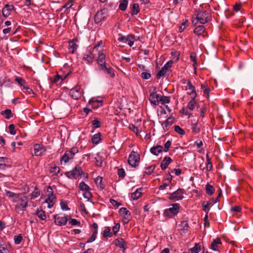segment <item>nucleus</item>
Returning <instances> with one entry per match:
<instances>
[{
	"label": "nucleus",
	"mask_w": 253,
	"mask_h": 253,
	"mask_svg": "<svg viewBox=\"0 0 253 253\" xmlns=\"http://www.w3.org/2000/svg\"><path fill=\"white\" fill-rule=\"evenodd\" d=\"M211 14L206 10H202L197 12L196 19L192 20V23L196 25L199 21L200 23L204 24L211 20Z\"/></svg>",
	"instance_id": "nucleus-1"
},
{
	"label": "nucleus",
	"mask_w": 253,
	"mask_h": 253,
	"mask_svg": "<svg viewBox=\"0 0 253 253\" xmlns=\"http://www.w3.org/2000/svg\"><path fill=\"white\" fill-rule=\"evenodd\" d=\"M29 200L27 196L21 194L18 198V202L15 206V211L18 213H23L28 206Z\"/></svg>",
	"instance_id": "nucleus-2"
},
{
	"label": "nucleus",
	"mask_w": 253,
	"mask_h": 253,
	"mask_svg": "<svg viewBox=\"0 0 253 253\" xmlns=\"http://www.w3.org/2000/svg\"><path fill=\"white\" fill-rule=\"evenodd\" d=\"M79 152L78 148L76 147L72 148L69 150L65 151L63 155L61 157L60 162H63L65 164L67 163L69 161L73 159L76 154Z\"/></svg>",
	"instance_id": "nucleus-3"
},
{
	"label": "nucleus",
	"mask_w": 253,
	"mask_h": 253,
	"mask_svg": "<svg viewBox=\"0 0 253 253\" xmlns=\"http://www.w3.org/2000/svg\"><path fill=\"white\" fill-rule=\"evenodd\" d=\"M170 207L166 209L164 212V215L165 217L170 218L172 216L176 215L179 212L180 206L178 204H172Z\"/></svg>",
	"instance_id": "nucleus-4"
},
{
	"label": "nucleus",
	"mask_w": 253,
	"mask_h": 253,
	"mask_svg": "<svg viewBox=\"0 0 253 253\" xmlns=\"http://www.w3.org/2000/svg\"><path fill=\"white\" fill-rule=\"evenodd\" d=\"M184 192L183 189L178 188L177 190L172 193H168V199L172 202L181 200L184 198L183 194H184Z\"/></svg>",
	"instance_id": "nucleus-5"
},
{
	"label": "nucleus",
	"mask_w": 253,
	"mask_h": 253,
	"mask_svg": "<svg viewBox=\"0 0 253 253\" xmlns=\"http://www.w3.org/2000/svg\"><path fill=\"white\" fill-rule=\"evenodd\" d=\"M84 174V172L82 170L81 167L79 166H76L75 168L71 171L66 172L65 174L69 178H77L80 176Z\"/></svg>",
	"instance_id": "nucleus-6"
},
{
	"label": "nucleus",
	"mask_w": 253,
	"mask_h": 253,
	"mask_svg": "<svg viewBox=\"0 0 253 253\" xmlns=\"http://www.w3.org/2000/svg\"><path fill=\"white\" fill-rule=\"evenodd\" d=\"M140 161V156L137 153L132 151L129 155L128 163L132 167L135 168L138 166Z\"/></svg>",
	"instance_id": "nucleus-7"
},
{
	"label": "nucleus",
	"mask_w": 253,
	"mask_h": 253,
	"mask_svg": "<svg viewBox=\"0 0 253 253\" xmlns=\"http://www.w3.org/2000/svg\"><path fill=\"white\" fill-rule=\"evenodd\" d=\"M108 16V10L106 8H103L96 13L94 16V21L96 23H99L102 20H105Z\"/></svg>",
	"instance_id": "nucleus-8"
},
{
	"label": "nucleus",
	"mask_w": 253,
	"mask_h": 253,
	"mask_svg": "<svg viewBox=\"0 0 253 253\" xmlns=\"http://www.w3.org/2000/svg\"><path fill=\"white\" fill-rule=\"evenodd\" d=\"M83 89L81 88V87L79 85H76L70 90L69 94L72 98L77 100L83 95Z\"/></svg>",
	"instance_id": "nucleus-9"
},
{
	"label": "nucleus",
	"mask_w": 253,
	"mask_h": 253,
	"mask_svg": "<svg viewBox=\"0 0 253 253\" xmlns=\"http://www.w3.org/2000/svg\"><path fill=\"white\" fill-rule=\"evenodd\" d=\"M47 191L48 194L47 198L45 200V202L48 204L47 208L50 209L54 204L55 196L53 194L52 189L50 186L48 187Z\"/></svg>",
	"instance_id": "nucleus-10"
},
{
	"label": "nucleus",
	"mask_w": 253,
	"mask_h": 253,
	"mask_svg": "<svg viewBox=\"0 0 253 253\" xmlns=\"http://www.w3.org/2000/svg\"><path fill=\"white\" fill-rule=\"evenodd\" d=\"M54 223L58 226L65 225L67 222V216L62 213H59L54 215Z\"/></svg>",
	"instance_id": "nucleus-11"
},
{
	"label": "nucleus",
	"mask_w": 253,
	"mask_h": 253,
	"mask_svg": "<svg viewBox=\"0 0 253 253\" xmlns=\"http://www.w3.org/2000/svg\"><path fill=\"white\" fill-rule=\"evenodd\" d=\"M173 63V60H170L165 64L162 68L161 70L157 73V78L160 79L161 77L164 76L166 73L168 71V70L172 66Z\"/></svg>",
	"instance_id": "nucleus-12"
},
{
	"label": "nucleus",
	"mask_w": 253,
	"mask_h": 253,
	"mask_svg": "<svg viewBox=\"0 0 253 253\" xmlns=\"http://www.w3.org/2000/svg\"><path fill=\"white\" fill-rule=\"evenodd\" d=\"M185 90L187 91V94L189 95L191 98H196L197 94L196 91V88L194 86L190 80H188L187 83V86L185 87Z\"/></svg>",
	"instance_id": "nucleus-13"
},
{
	"label": "nucleus",
	"mask_w": 253,
	"mask_h": 253,
	"mask_svg": "<svg viewBox=\"0 0 253 253\" xmlns=\"http://www.w3.org/2000/svg\"><path fill=\"white\" fill-rule=\"evenodd\" d=\"M34 154L36 156H42L44 155L46 149L44 147L40 144H36L34 145Z\"/></svg>",
	"instance_id": "nucleus-14"
},
{
	"label": "nucleus",
	"mask_w": 253,
	"mask_h": 253,
	"mask_svg": "<svg viewBox=\"0 0 253 253\" xmlns=\"http://www.w3.org/2000/svg\"><path fill=\"white\" fill-rule=\"evenodd\" d=\"M161 95L157 94L156 91L154 90L150 94L149 100L151 104L154 105H158L160 102V98Z\"/></svg>",
	"instance_id": "nucleus-15"
},
{
	"label": "nucleus",
	"mask_w": 253,
	"mask_h": 253,
	"mask_svg": "<svg viewBox=\"0 0 253 253\" xmlns=\"http://www.w3.org/2000/svg\"><path fill=\"white\" fill-rule=\"evenodd\" d=\"M88 104L92 108L96 109L103 105V101L102 100H98L97 98L93 97L89 100Z\"/></svg>",
	"instance_id": "nucleus-16"
},
{
	"label": "nucleus",
	"mask_w": 253,
	"mask_h": 253,
	"mask_svg": "<svg viewBox=\"0 0 253 253\" xmlns=\"http://www.w3.org/2000/svg\"><path fill=\"white\" fill-rule=\"evenodd\" d=\"M78 42V40L77 38H75L72 40H70L68 42L69 43V49L70 50V52L73 54L75 52L76 50H77L79 46L77 44Z\"/></svg>",
	"instance_id": "nucleus-17"
},
{
	"label": "nucleus",
	"mask_w": 253,
	"mask_h": 253,
	"mask_svg": "<svg viewBox=\"0 0 253 253\" xmlns=\"http://www.w3.org/2000/svg\"><path fill=\"white\" fill-rule=\"evenodd\" d=\"M94 56L90 51L88 50L84 54L83 60H84L87 64H91L94 61Z\"/></svg>",
	"instance_id": "nucleus-18"
},
{
	"label": "nucleus",
	"mask_w": 253,
	"mask_h": 253,
	"mask_svg": "<svg viewBox=\"0 0 253 253\" xmlns=\"http://www.w3.org/2000/svg\"><path fill=\"white\" fill-rule=\"evenodd\" d=\"M119 213L124 219L126 220V222L129 221L130 215V212L126 208H122L119 210Z\"/></svg>",
	"instance_id": "nucleus-19"
},
{
	"label": "nucleus",
	"mask_w": 253,
	"mask_h": 253,
	"mask_svg": "<svg viewBox=\"0 0 253 253\" xmlns=\"http://www.w3.org/2000/svg\"><path fill=\"white\" fill-rule=\"evenodd\" d=\"M14 10V6L13 5L6 4L2 9V13L3 16L7 17L11 13L12 10Z\"/></svg>",
	"instance_id": "nucleus-20"
},
{
	"label": "nucleus",
	"mask_w": 253,
	"mask_h": 253,
	"mask_svg": "<svg viewBox=\"0 0 253 253\" xmlns=\"http://www.w3.org/2000/svg\"><path fill=\"white\" fill-rule=\"evenodd\" d=\"M5 196L9 198H12V201L13 202H18V198L19 196L21 195V194L19 193H15L14 192H12L8 190H5Z\"/></svg>",
	"instance_id": "nucleus-21"
},
{
	"label": "nucleus",
	"mask_w": 253,
	"mask_h": 253,
	"mask_svg": "<svg viewBox=\"0 0 253 253\" xmlns=\"http://www.w3.org/2000/svg\"><path fill=\"white\" fill-rule=\"evenodd\" d=\"M99 69L103 71L108 74L111 77L113 78L115 76L113 69L111 67H107L106 64H102Z\"/></svg>",
	"instance_id": "nucleus-22"
},
{
	"label": "nucleus",
	"mask_w": 253,
	"mask_h": 253,
	"mask_svg": "<svg viewBox=\"0 0 253 253\" xmlns=\"http://www.w3.org/2000/svg\"><path fill=\"white\" fill-rule=\"evenodd\" d=\"M150 151L153 155L158 156L163 151V147L161 145H157L151 148Z\"/></svg>",
	"instance_id": "nucleus-23"
},
{
	"label": "nucleus",
	"mask_w": 253,
	"mask_h": 253,
	"mask_svg": "<svg viewBox=\"0 0 253 253\" xmlns=\"http://www.w3.org/2000/svg\"><path fill=\"white\" fill-rule=\"evenodd\" d=\"M172 162L171 159L169 157H165L161 163V168L162 170L166 169Z\"/></svg>",
	"instance_id": "nucleus-24"
},
{
	"label": "nucleus",
	"mask_w": 253,
	"mask_h": 253,
	"mask_svg": "<svg viewBox=\"0 0 253 253\" xmlns=\"http://www.w3.org/2000/svg\"><path fill=\"white\" fill-rule=\"evenodd\" d=\"M222 243L219 238L214 239L211 243V249L214 251H218L219 245Z\"/></svg>",
	"instance_id": "nucleus-25"
},
{
	"label": "nucleus",
	"mask_w": 253,
	"mask_h": 253,
	"mask_svg": "<svg viewBox=\"0 0 253 253\" xmlns=\"http://www.w3.org/2000/svg\"><path fill=\"white\" fill-rule=\"evenodd\" d=\"M106 55L102 52H99L98 56L97 59V63L99 65V68L102 64H106L105 62Z\"/></svg>",
	"instance_id": "nucleus-26"
},
{
	"label": "nucleus",
	"mask_w": 253,
	"mask_h": 253,
	"mask_svg": "<svg viewBox=\"0 0 253 253\" xmlns=\"http://www.w3.org/2000/svg\"><path fill=\"white\" fill-rule=\"evenodd\" d=\"M9 161L6 157H0V169H4L8 167Z\"/></svg>",
	"instance_id": "nucleus-27"
},
{
	"label": "nucleus",
	"mask_w": 253,
	"mask_h": 253,
	"mask_svg": "<svg viewBox=\"0 0 253 253\" xmlns=\"http://www.w3.org/2000/svg\"><path fill=\"white\" fill-rule=\"evenodd\" d=\"M36 214L42 220H45L46 218L45 211L41 209H37L36 210Z\"/></svg>",
	"instance_id": "nucleus-28"
},
{
	"label": "nucleus",
	"mask_w": 253,
	"mask_h": 253,
	"mask_svg": "<svg viewBox=\"0 0 253 253\" xmlns=\"http://www.w3.org/2000/svg\"><path fill=\"white\" fill-rule=\"evenodd\" d=\"M142 188L137 189L135 192H133L131 194V198L134 200H136L138 199L142 195V193L141 192Z\"/></svg>",
	"instance_id": "nucleus-29"
},
{
	"label": "nucleus",
	"mask_w": 253,
	"mask_h": 253,
	"mask_svg": "<svg viewBox=\"0 0 253 253\" xmlns=\"http://www.w3.org/2000/svg\"><path fill=\"white\" fill-rule=\"evenodd\" d=\"M197 106L198 103L195 100V98H191V100L188 103L187 107L190 110L192 111Z\"/></svg>",
	"instance_id": "nucleus-30"
},
{
	"label": "nucleus",
	"mask_w": 253,
	"mask_h": 253,
	"mask_svg": "<svg viewBox=\"0 0 253 253\" xmlns=\"http://www.w3.org/2000/svg\"><path fill=\"white\" fill-rule=\"evenodd\" d=\"M192 132L194 134H197L200 131V126L199 124L196 122L191 124Z\"/></svg>",
	"instance_id": "nucleus-31"
},
{
	"label": "nucleus",
	"mask_w": 253,
	"mask_h": 253,
	"mask_svg": "<svg viewBox=\"0 0 253 253\" xmlns=\"http://www.w3.org/2000/svg\"><path fill=\"white\" fill-rule=\"evenodd\" d=\"M114 243L116 246H118L120 248L123 249L124 250H126V248H125L124 246L125 242L123 239L118 238L115 240Z\"/></svg>",
	"instance_id": "nucleus-32"
},
{
	"label": "nucleus",
	"mask_w": 253,
	"mask_h": 253,
	"mask_svg": "<svg viewBox=\"0 0 253 253\" xmlns=\"http://www.w3.org/2000/svg\"><path fill=\"white\" fill-rule=\"evenodd\" d=\"M206 169L208 171H210L211 170L212 168V165L211 162V158L209 157L208 154L206 155Z\"/></svg>",
	"instance_id": "nucleus-33"
},
{
	"label": "nucleus",
	"mask_w": 253,
	"mask_h": 253,
	"mask_svg": "<svg viewBox=\"0 0 253 253\" xmlns=\"http://www.w3.org/2000/svg\"><path fill=\"white\" fill-rule=\"evenodd\" d=\"M126 40L129 46L131 47L133 44L134 42L136 40V37L134 35L130 34L127 36Z\"/></svg>",
	"instance_id": "nucleus-34"
},
{
	"label": "nucleus",
	"mask_w": 253,
	"mask_h": 253,
	"mask_svg": "<svg viewBox=\"0 0 253 253\" xmlns=\"http://www.w3.org/2000/svg\"><path fill=\"white\" fill-rule=\"evenodd\" d=\"M92 142L94 144H97L101 140V134L97 133L93 135L91 138Z\"/></svg>",
	"instance_id": "nucleus-35"
},
{
	"label": "nucleus",
	"mask_w": 253,
	"mask_h": 253,
	"mask_svg": "<svg viewBox=\"0 0 253 253\" xmlns=\"http://www.w3.org/2000/svg\"><path fill=\"white\" fill-rule=\"evenodd\" d=\"M200 250L201 246L199 243H196L194 247L189 250V252L190 253H199Z\"/></svg>",
	"instance_id": "nucleus-36"
},
{
	"label": "nucleus",
	"mask_w": 253,
	"mask_h": 253,
	"mask_svg": "<svg viewBox=\"0 0 253 253\" xmlns=\"http://www.w3.org/2000/svg\"><path fill=\"white\" fill-rule=\"evenodd\" d=\"M1 115H5V118L6 119H9L12 116V112L10 109H6L4 111H2L0 112Z\"/></svg>",
	"instance_id": "nucleus-37"
},
{
	"label": "nucleus",
	"mask_w": 253,
	"mask_h": 253,
	"mask_svg": "<svg viewBox=\"0 0 253 253\" xmlns=\"http://www.w3.org/2000/svg\"><path fill=\"white\" fill-rule=\"evenodd\" d=\"M174 123V118L172 117H169L167 119L163 124L164 127L167 128L170 126Z\"/></svg>",
	"instance_id": "nucleus-38"
},
{
	"label": "nucleus",
	"mask_w": 253,
	"mask_h": 253,
	"mask_svg": "<svg viewBox=\"0 0 253 253\" xmlns=\"http://www.w3.org/2000/svg\"><path fill=\"white\" fill-rule=\"evenodd\" d=\"M206 190L207 194L209 195H212L214 192V189L213 187L209 184H207L206 185Z\"/></svg>",
	"instance_id": "nucleus-39"
},
{
	"label": "nucleus",
	"mask_w": 253,
	"mask_h": 253,
	"mask_svg": "<svg viewBox=\"0 0 253 253\" xmlns=\"http://www.w3.org/2000/svg\"><path fill=\"white\" fill-rule=\"evenodd\" d=\"M140 11L139 6L138 3H135L132 5L131 15H136Z\"/></svg>",
	"instance_id": "nucleus-40"
},
{
	"label": "nucleus",
	"mask_w": 253,
	"mask_h": 253,
	"mask_svg": "<svg viewBox=\"0 0 253 253\" xmlns=\"http://www.w3.org/2000/svg\"><path fill=\"white\" fill-rule=\"evenodd\" d=\"M128 3V0H123L120 3L119 9L122 11H125L127 8Z\"/></svg>",
	"instance_id": "nucleus-41"
},
{
	"label": "nucleus",
	"mask_w": 253,
	"mask_h": 253,
	"mask_svg": "<svg viewBox=\"0 0 253 253\" xmlns=\"http://www.w3.org/2000/svg\"><path fill=\"white\" fill-rule=\"evenodd\" d=\"M96 160V164L98 167H101L104 159L99 154H97L96 157L95 158Z\"/></svg>",
	"instance_id": "nucleus-42"
},
{
	"label": "nucleus",
	"mask_w": 253,
	"mask_h": 253,
	"mask_svg": "<svg viewBox=\"0 0 253 253\" xmlns=\"http://www.w3.org/2000/svg\"><path fill=\"white\" fill-rule=\"evenodd\" d=\"M103 236L104 238H106L108 237H111L112 236V234L111 233V230L110 227H106L105 230L103 232Z\"/></svg>",
	"instance_id": "nucleus-43"
},
{
	"label": "nucleus",
	"mask_w": 253,
	"mask_h": 253,
	"mask_svg": "<svg viewBox=\"0 0 253 253\" xmlns=\"http://www.w3.org/2000/svg\"><path fill=\"white\" fill-rule=\"evenodd\" d=\"M156 166L152 165L146 169L144 173L147 175H151L153 172Z\"/></svg>",
	"instance_id": "nucleus-44"
},
{
	"label": "nucleus",
	"mask_w": 253,
	"mask_h": 253,
	"mask_svg": "<svg viewBox=\"0 0 253 253\" xmlns=\"http://www.w3.org/2000/svg\"><path fill=\"white\" fill-rule=\"evenodd\" d=\"M79 188L81 190L83 191L90 190V187L84 181H82L80 183Z\"/></svg>",
	"instance_id": "nucleus-45"
},
{
	"label": "nucleus",
	"mask_w": 253,
	"mask_h": 253,
	"mask_svg": "<svg viewBox=\"0 0 253 253\" xmlns=\"http://www.w3.org/2000/svg\"><path fill=\"white\" fill-rule=\"evenodd\" d=\"M160 102H161L162 104L166 103H169L170 102V97L169 96H162L161 95Z\"/></svg>",
	"instance_id": "nucleus-46"
},
{
	"label": "nucleus",
	"mask_w": 253,
	"mask_h": 253,
	"mask_svg": "<svg viewBox=\"0 0 253 253\" xmlns=\"http://www.w3.org/2000/svg\"><path fill=\"white\" fill-rule=\"evenodd\" d=\"M95 183L98 187H99L101 189L104 188V186L102 185V178L100 176H97L95 179Z\"/></svg>",
	"instance_id": "nucleus-47"
},
{
	"label": "nucleus",
	"mask_w": 253,
	"mask_h": 253,
	"mask_svg": "<svg viewBox=\"0 0 253 253\" xmlns=\"http://www.w3.org/2000/svg\"><path fill=\"white\" fill-rule=\"evenodd\" d=\"M22 240L23 236L21 234H20L14 237V243L16 245L19 244L22 242Z\"/></svg>",
	"instance_id": "nucleus-48"
},
{
	"label": "nucleus",
	"mask_w": 253,
	"mask_h": 253,
	"mask_svg": "<svg viewBox=\"0 0 253 253\" xmlns=\"http://www.w3.org/2000/svg\"><path fill=\"white\" fill-rule=\"evenodd\" d=\"M40 195V191L37 187L35 188L34 191L31 194V199H35Z\"/></svg>",
	"instance_id": "nucleus-49"
},
{
	"label": "nucleus",
	"mask_w": 253,
	"mask_h": 253,
	"mask_svg": "<svg viewBox=\"0 0 253 253\" xmlns=\"http://www.w3.org/2000/svg\"><path fill=\"white\" fill-rule=\"evenodd\" d=\"M59 172L60 169L58 167H52L50 169V172L53 174L54 175H57Z\"/></svg>",
	"instance_id": "nucleus-50"
},
{
	"label": "nucleus",
	"mask_w": 253,
	"mask_h": 253,
	"mask_svg": "<svg viewBox=\"0 0 253 253\" xmlns=\"http://www.w3.org/2000/svg\"><path fill=\"white\" fill-rule=\"evenodd\" d=\"M174 130L179 134L184 135L185 133V131L181 128L179 126H174Z\"/></svg>",
	"instance_id": "nucleus-51"
},
{
	"label": "nucleus",
	"mask_w": 253,
	"mask_h": 253,
	"mask_svg": "<svg viewBox=\"0 0 253 253\" xmlns=\"http://www.w3.org/2000/svg\"><path fill=\"white\" fill-rule=\"evenodd\" d=\"M171 144V141L168 140L165 144L164 148H163V151L165 152H168Z\"/></svg>",
	"instance_id": "nucleus-52"
},
{
	"label": "nucleus",
	"mask_w": 253,
	"mask_h": 253,
	"mask_svg": "<svg viewBox=\"0 0 253 253\" xmlns=\"http://www.w3.org/2000/svg\"><path fill=\"white\" fill-rule=\"evenodd\" d=\"M208 30L204 25L197 26L194 29L193 32H205Z\"/></svg>",
	"instance_id": "nucleus-53"
},
{
	"label": "nucleus",
	"mask_w": 253,
	"mask_h": 253,
	"mask_svg": "<svg viewBox=\"0 0 253 253\" xmlns=\"http://www.w3.org/2000/svg\"><path fill=\"white\" fill-rule=\"evenodd\" d=\"M188 20H186L184 22H183L181 25V26L179 27V32H183L186 28L188 26Z\"/></svg>",
	"instance_id": "nucleus-54"
},
{
	"label": "nucleus",
	"mask_w": 253,
	"mask_h": 253,
	"mask_svg": "<svg viewBox=\"0 0 253 253\" xmlns=\"http://www.w3.org/2000/svg\"><path fill=\"white\" fill-rule=\"evenodd\" d=\"M83 196L84 198L87 199L88 200H89L92 197V195L90 192V190L84 191Z\"/></svg>",
	"instance_id": "nucleus-55"
},
{
	"label": "nucleus",
	"mask_w": 253,
	"mask_h": 253,
	"mask_svg": "<svg viewBox=\"0 0 253 253\" xmlns=\"http://www.w3.org/2000/svg\"><path fill=\"white\" fill-rule=\"evenodd\" d=\"M15 82H16L20 86H24V84H25V81L21 78L16 77L15 79Z\"/></svg>",
	"instance_id": "nucleus-56"
},
{
	"label": "nucleus",
	"mask_w": 253,
	"mask_h": 253,
	"mask_svg": "<svg viewBox=\"0 0 253 253\" xmlns=\"http://www.w3.org/2000/svg\"><path fill=\"white\" fill-rule=\"evenodd\" d=\"M60 206L61 209L64 211H67L69 210L66 201H61L60 202Z\"/></svg>",
	"instance_id": "nucleus-57"
},
{
	"label": "nucleus",
	"mask_w": 253,
	"mask_h": 253,
	"mask_svg": "<svg viewBox=\"0 0 253 253\" xmlns=\"http://www.w3.org/2000/svg\"><path fill=\"white\" fill-rule=\"evenodd\" d=\"M8 129H9V133L11 135H14L16 134V131L15 129V126L13 124H10L8 126Z\"/></svg>",
	"instance_id": "nucleus-58"
},
{
	"label": "nucleus",
	"mask_w": 253,
	"mask_h": 253,
	"mask_svg": "<svg viewBox=\"0 0 253 253\" xmlns=\"http://www.w3.org/2000/svg\"><path fill=\"white\" fill-rule=\"evenodd\" d=\"M120 228V224L119 223H116L115 225L113 227V231L115 235H116V234L118 232Z\"/></svg>",
	"instance_id": "nucleus-59"
},
{
	"label": "nucleus",
	"mask_w": 253,
	"mask_h": 253,
	"mask_svg": "<svg viewBox=\"0 0 253 253\" xmlns=\"http://www.w3.org/2000/svg\"><path fill=\"white\" fill-rule=\"evenodd\" d=\"M97 234H96V232L95 233H92V235L91 237L88 239V240L86 241V243H89L93 242L95 241V240L96 238V235Z\"/></svg>",
	"instance_id": "nucleus-60"
},
{
	"label": "nucleus",
	"mask_w": 253,
	"mask_h": 253,
	"mask_svg": "<svg viewBox=\"0 0 253 253\" xmlns=\"http://www.w3.org/2000/svg\"><path fill=\"white\" fill-rule=\"evenodd\" d=\"M92 125L95 128H98L100 126V123L97 119H95L92 122Z\"/></svg>",
	"instance_id": "nucleus-61"
},
{
	"label": "nucleus",
	"mask_w": 253,
	"mask_h": 253,
	"mask_svg": "<svg viewBox=\"0 0 253 253\" xmlns=\"http://www.w3.org/2000/svg\"><path fill=\"white\" fill-rule=\"evenodd\" d=\"M141 77L143 79L148 80L151 78V74L147 72H143L141 73Z\"/></svg>",
	"instance_id": "nucleus-62"
},
{
	"label": "nucleus",
	"mask_w": 253,
	"mask_h": 253,
	"mask_svg": "<svg viewBox=\"0 0 253 253\" xmlns=\"http://www.w3.org/2000/svg\"><path fill=\"white\" fill-rule=\"evenodd\" d=\"M118 175H119V177L122 178H124L125 176V171L124 169L122 168L119 169L118 170Z\"/></svg>",
	"instance_id": "nucleus-63"
},
{
	"label": "nucleus",
	"mask_w": 253,
	"mask_h": 253,
	"mask_svg": "<svg viewBox=\"0 0 253 253\" xmlns=\"http://www.w3.org/2000/svg\"><path fill=\"white\" fill-rule=\"evenodd\" d=\"M69 223L74 226H79L81 224L80 222L78 221L76 219H71V220L69 221Z\"/></svg>",
	"instance_id": "nucleus-64"
}]
</instances>
